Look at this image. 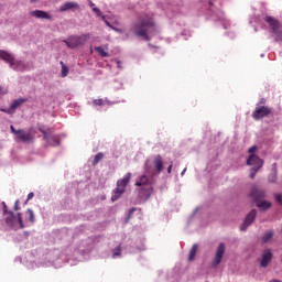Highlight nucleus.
Here are the masks:
<instances>
[{"label":"nucleus","mask_w":282,"mask_h":282,"mask_svg":"<svg viewBox=\"0 0 282 282\" xmlns=\"http://www.w3.org/2000/svg\"><path fill=\"white\" fill-rule=\"evenodd\" d=\"M89 6H90V8H93V9L96 8V4H95L93 1L89 2Z\"/></svg>","instance_id":"nucleus-45"},{"label":"nucleus","mask_w":282,"mask_h":282,"mask_svg":"<svg viewBox=\"0 0 282 282\" xmlns=\"http://www.w3.org/2000/svg\"><path fill=\"white\" fill-rule=\"evenodd\" d=\"M256 206L257 208H259V210L265 213V210H270V208H272V203H270L269 200H258L256 203Z\"/></svg>","instance_id":"nucleus-21"},{"label":"nucleus","mask_w":282,"mask_h":282,"mask_svg":"<svg viewBox=\"0 0 282 282\" xmlns=\"http://www.w3.org/2000/svg\"><path fill=\"white\" fill-rule=\"evenodd\" d=\"M65 259V254H61L59 258H57L56 260L53 261V265L54 268H63V264L65 263V261H63Z\"/></svg>","instance_id":"nucleus-25"},{"label":"nucleus","mask_w":282,"mask_h":282,"mask_svg":"<svg viewBox=\"0 0 282 282\" xmlns=\"http://www.w3.org/2000/svg\"><path fill=\"white\" fill-rule=\"evenodd\" d=\"M271 282H281V280H271Z\"/></svg>","instance_id":"nucleus-49"},{"label":"nucleus","mask_w":282,"mask_h":282,"mask_svg":"<svg viewBox=\"0 0 282 282\" xmlns=\"http://www.w3.org/2000/svg\"><path fill=\"white\" fill-rule=\"evenodd\" d=\"M270 261H272V251L267 249L262 253V259L260 261L261 268H268V265H270Z\"/></svg>","instance_id":"nucleus-18"},{"label":"nucleus","mask_w":282,"mask_h":282,"mask_svg":"<svg viewBox=\"0 0 282 282\" xmlns=\"http://www.w3.org/2000/svg\"><path fill=\"white\" fill-rule=\"evenodd\" d=\"M173 171V161H171L170 165L167 166V173Z\"/></svg>","instance_id":"nucleus-42"},{"label":"nucleus","mask_w":282,"mask_h":282,"mask_svg":"<svg viewBox=\"0 0 282 282\" xmlns=\"http://www.w3.org/2000/svg\"><path fill=\"white\" fill-rule=\"evenodd\" d=\"M249 196L251 197V199H253V203L257 204V202H261V199H265V189L260 188L258 186H253L251 188Z\"/></svg>","instance_id":"nucleus-14"},{"label":"nucleus","mask_w":282,"mask_h":282,"mask_svg":"<svg viewBox=\"0 0 282 282\" xmlns=\"http://www.w3.org/2000/svg\"><path fill=\"white\" fill-rule=\"evenodd\" d=\"M197 243H194L192 246V249L189 250L188 261H193L195 259V254H197Z\"/></svg>","instance_id":"nucleus-26"},{"label":"nucleus","mask_w":282,"mask_h":282,"mask_svg":"<svg viewBox=\"0 0 282 282\" xmlns=\"http://www.w3.org/2000/svg\"><path fill=\"white\" fill-rule=\"evenodd\" d=\"M254 151H257V145H252V147L249 148V150H248L249 153H254Z\"/></svg>","instance_id":"nucleus-41"},{"label":"nucleus","mask_w":282,"mask_h":282,"mask_svg":"<svg viewBox=\"0 0 282 282\" xmlns=\"http://www.w3.org/2000/svg\"><path fill=\"white\" fill-rule=\"evenodd\" d=\"M265 23L271 28L270 34L272 39H274L275 43H282V31L281 24L279 20L274 19L273 17L267 15L264 19Z\"/></svg>","instance_id":"nucleus-6"},{"label":"nucleus","mask_w":282,"mask_h":282,"mask_svg":"<svg viewBox=\"0 0 282 282\" xmlns=\"http://www.w3.org/2000/svg\"><path fill=\"white\" fill-rule=\"evenodd\" d=\"M278 172H276V163L272 164L271 173L268 177V181L274 184L276 182Z\"/></svg>","instance_id":"nucleus-22"},{"label":"nucleus","mask_w":282,"mask_h":282,"mask_svg":"<svg viewBox=\"0 0 282 282\" xmlns=\"http://www.w3.org/2000/svg\"><path fill=\"white\" fill-rule=\"evenodd\" d=\"M2 215L4 217V224L11 230H23L25 228V223H23V214L18 213L14 215V212L8 210V205L6 202H2Z\"/></svg>","instance_id":"nucleus-3"},{"label":"nucleus","mask_w":282,"mask_h":282,"mask_svg":"<svg viewBox=\"0 0 282 282\" xmlns=\"http://www.w3.org/2000/svg\"><path fill=\"white\" fill-rule=\"evenodd\" d=\"M230 37H231V39H235V33H231Z\"/></svg>","instance_id":"nucleus-51"},{"label":"nucleus","mask_w":282,"mask_h":282,"mask_svg":"<svg viewBox=\"0 0 282 282\" xmlns=\"http://www.w3.org/2000/svg\"><path fill=\"white\" fill-rule=\"evenodd\" d=\"M30 1H31V3H36L37 0H30Z\"/></svg>","instance_id":"nucleus-50"},{"label":"nucleus","mask_w":282,"mask_h":282,"mask_svg":"<svg viewBox=\"0 0 282 282\" xmlns=\"http://www.w3.org/2000/svg\"><path fill=\"white\" fill-rule=\"evenodd\" d=\"M207 14L210 21H223L224 30H228V21L221 10H215V8H212Z\"/></svg>","instance_id":"nucleus-10"},{"label":"nucleus","mask_w":282,"mask_h":282,"mask_svg":"<svg viewBox=\"0 0 282 282\" xmlns=\"http://www.w3.org/2000/svg\"><path fill=\"white\" fill-rule=\"evenodd\" d=\"M117 67H118V69H122V62L121 61H117Z\"/></svg>","instance_id":"nucleus-43"},{"label":"nucleus","mask_w":282,"mask_h":282,"mask_svg":"<svg viewBox=\"0 0 282 282\" xmlns=\"http://www.w3.org/2000/svg\"><path fill=\"white\" fill-rule=\"evenodd\" d=\"M153 164L156 169V172L162 173L164 169V161H162V155L158 154L156 156H154Z\"/></svg>","instance_id":"nucleus-20"},{"label":"nucleus","mask_w":282,"mask_h":282,"mask_svg":"<svg viewBox=\"0 0 282 282\" xmlns=\"http://www.w3.org/2000/svg\"><path fill=\"white\" fill-rule=\"evenodd\" d=\"M31 17L34 19H45L46 21H52V15L43 10H33L30 12Z\"/></svg>","instance_id":"nucleus-17"},{"label":"nucleus","mask_w":282,"mask_h":282,"mask_svg":"<svg viewBox=\"0 0 282 282\" xmlns=\"http://www.w3.org/2000/svg\"><path fill=\"white\" fill-rule=\"evenodd\" d=\"M209 6H213V1H209Z\"/></svg>","instance_id":"nucleus-53"},{"label":"nucleus","mask_w":282,"mask_h":282,"mask_svg":"<svg viewBox=\"0 0 282 282\" xmlns=\"http://www.w3.org/2000/svg\"><path fill=\"white\" fill-rule=\"evenodd\" d=\"M186 173V167L181 172V175L184 176Z\"/></svg>","instance_id":"nucleus-47"},{"label":"nucleus","mask_w":282,"mask_h":282,"mask_svg":"<svg viewBox=\"0 0 282 282\" xmlns=\"http://www.w3.org/2000/svg\"><path fill=\"white\" fill-rule=\"evenodd\" d=\"M247 166H251L249 176L254 180L259 170L263 169V161L257 154H250L247 159Z\"/></svg>","instance_id":"nucleus-8"},{"label":"nucleus","mask_w":282,"mask_h":282,"mask_svg":"<svg viewBox=\"0 0 282 282\" xmlns=\"http://www.w3.org/2000/svg\"><path fill=\"white\" fill-rule=\"evenodd\" d=\"M145 174H143L139 180L135 182V186H140L139 188V199L141 202H147L153 195V174L149 176V166L145 163Z\"/></svg>","instance_id":"nucleus-2"},{"label":"nucleus","mask_w":282,"mask_h":282,"mask_svg":"<svg viewBox=\"0 0 282 282\" xmlns=\"http://www.w3.org/2000/svg\"><path fill=\"white\" fill-rule=\"evenodd\" d=\"M15 261H19L21 263V261H22L21 257H17Z\"/></svg>","instance_id":"nucleus-48"},{"label":"nucleus","mask_w":282,"mask_h":282,"mask_svg":"<svg viewBox=\"0 0 282 282\" xmlns=\"http://www.w3.org/2000/svg\"><path fill=\"white\" fill-rule=\"evenodd\" d=\"M93 105H95V107H102L105 105V100H102V99H95L93 101Z\"/></svg>","instance_id":"nucleus-32"},{"label":"nucleus","mask_w":282,"mask_h":282,"mask_svg":"<svg viewBox=\"0 0 282 282\" xmlns=\"http://www.w3.org/2000/svg\"><path fill=\"white\" fill-rule=\"evenodd\" d=\"M260 56H261V58H263L265 56V54L262 53Z\"/></svg>","instance_id":"nucleus-52"},{"label":"nucleus","mask_w":282,"mask_h":282,"mask_svg":"<svg viewBox=\"0 0 282 282\" xmlns=\"http://www.w3.org/2000/svg\"><path fill=\"white\" fill-rule=\"evenodd\" d=\"M93 12H95V14H96L97 17H99L102 21H105V15L102 14V11H100V10L98 9V7H94V8H93Z\"/></svg>","instance_id":"nucleus-31"},{"label":"nucleus","mask_w":282,"mask_h":282,"mask_svg":"<svg viewBox=\"0 0 282 282\" xmlns=\"http://www.w3.org/2000/svg\"><path fill=\"white\" fill-rule=\"evenodd\" d=\"M19 204H20V200L17 199L14 203V206H13V210H15V212L21 210V207L19 206Z\"/></svg>","instance_id":"nucleus-34"},{"label":"nucleus","mask_w":282,"mask_h":282,"mask_svg":"<svg viewBox=\"0 0 282 282\" xmlns=\"http://www.w3.org/2000/svg\"><path fill=\"white\" fill-rule=\"evenodd\" d=\"M131 32H133L135 36L144 39V41H151V36H153V34H158L159 30L153 17L145 14L139 17L138 21L132 23Z\"/></svg>","instance_id":"nucleus-1"},{"label":"nucleus","mask_w":282,"mask_h":282,"mask_svg":"<svg viewBox=\"0 0 282 282\" xmlns=\"http://www.w3.org/2000/svg\"><path fill=\"white\" fill-rule=\"evenodd\" d=\"M95 52H97V54L102 58H109V53L105 51V46H96Z\"/></svg>","instance_id":"nucleus-23"},{"label":"nucleus","mask_w":282,"mask_h":282,"mask_svg":"<svg viewBox=\"0 0 282 282\" xmlns=\"http://www.w3.org/2000/svg\"><path fill=\"white\" fill-rule=\"evenodd\" d=\"M11 132H13L14 135H19V130L14 129V126H10Z\"/></svg>","instance_id":"nucleus-38"},{"label":"nucleus","mask_w":282,"mask_h":282,"mask_svg":"<svg viewBox=\"0 0 282 282\" xmlns=\"http://www.w3.org/2000/svg\"><path fill=\"white\" fill-rule=\"evenodd\" d=\"M78 8H80V4H78V2L68 1L59 7V12H67L69 10H78Z\"/></svg>","instance_id":"nucleus-19"},{"label":"nucleus","mask_w":282,"mask_h":282,"mask_svg":"<svg viewBox=\"0 0 282 282\" xmlns=\"http://www.w3.org/2000/svg\"><path fill=\"white\" fill-rule=\"evenodd\" d=\"M197 210H199V208L197 207L196 209H194V212L192 213L189 219H188V224H191V219H193L195 217V215L197 214Z\"/></svg>","instance_id":"nucleus-35"},{"label":"nucleus","mask_w":282,"mask_h":282,"mask_svg":"<svg viewBox=\"0 0 282 282\" xmlns=\"http://www.w3.org/2000/svg\"><path fill=\"white\" fill-rule=\"evenodd\" d=\"M104 23H106L107 28H113V25H111V23L107 20V17L105 15V20H102Z\"/></svg>","instance_id":"nucleus-36"},{"label":"nucleus","mask_w":282,"mask_h":282,"mask_svg":"<svg viewBox=\"0 0 282 282\" xmlns=\"http://www.w3.org/2000/svg\"><path fill=\"white\" fill-rule=\"evenodd\" d=\"M59 65H62V78H66L67 74H69V68L64 62H59Z\"/></svg>","instance_id":"nucleus-27"},{"label":"nucleus","mask_w":282,"mask_h":282,"mask_svg":"<svg viewBox=\"0 0 282 282\" xmlns=\"http://www.w3.org/2000/svg\"><path fill=\"white\" fill-rule=\"evenodd\" d=\"M24 102H28L26 98L14 99L9 108H0V111L12 116L13 113H15L17 109H19V107H21V105H23Z\"/></svg>","instance_id":"nucleus-12"},{"label":"nucleus","mask_w":282,"mask_h":282,"mask_svg":"<svg viewBox=\"0 0 282 282\" xmlns=\"http://www.w3.org/2000/svg\"><path fill=\"white\" fill-rule=\"evenodd\" d=\"M275 202L282 206V194H275Z\"/></svg>","instance_id":"nucleus-33"},{"label":"nucleus","mask_w":282,"mask_h":282,"mask_svg":"<svg viewBox=\"0 0 282 282\" xmlns=\"http://www.w3.org/2000/svg\"><path fill=\"white\" fill-rule=\"evenodd\" d=\"M8 94V89L0 86V95L3 96Z\"/></svg>","instance_id":"nucleus-37"},{"label":"nucleus","mask_w":282,"mask_h":282,"mask_svg":"<svg viewBox=\"0 0 282 282\" xmlns=\"http://www.w3.org/2000/svg\"><path fill=\"white\" fill-rule=\"evenodd\" d=\"M272 237H274V231L268 230L263 236H262V243H268Z\"/></svg>","instance_id":"nucleus-24"},{"label":"nucleus","mask_w":282,"mask_h":282,"mask_svg":"<svg viewBox=\"0 0 282 282\" xmlns=\"http://www.w3.org/2000/svg\"><path fill=\"white\" fill-rule=\"evenodd\" d=\"M272 113V108L268 106H257L254 111L252 112L253 120H263V118H268L269 115Z\"/></svg>","instance_id":"nucleus-11"},{"label":"nucleus","mask_w":282,"mask_h":282,"mask_svg":"<svg viewBox=\"0 0 282 282\" xmlns=\"http://www.w3.org/2000/svg\"><path fill=\"white\" fill-rule=\"evenodd\" d=\"M102 158H105V154L102 152L97 153L94 158L93 165L96 166L100 162V160H102Z\"/></svg>","instance_id":"nucleus-28"},{"label":"nucleus","mask_w":282,"mask_h":282,"mask_svg":"<svg viewBox=\"0 0 282 282\" xmlns=\"http://www.w3.org/2000/svg\"><path fill=\"white\" fill-rule=\"evenodd\" d=\"M34 197V193H29L28 194V198H26V200H25V204H28V202H30V199H32Z\"/></svg>","instance_id":"nucleus-39"},{"label":"nucleus","mask_w":282,"mask_h":282,"mask_svg":"<svg viewBox=\"0 0 282 282\" xmlns=\"http://www.w3.org/2000/svg\"><path fill=\"white\" fill-rule=\"evenodd\" d=\"M254 219H257V209H251L243 223L240 225V230L243 232V230H248V227L252 226V224H254Z\"/></svg>","instance_id":"nucleus-13"},{"label":"nucleus","mask_w":282,"mask_h":282,"mask_svg":"<svg viewBox=\"0 0 282 282\" xmlns=\"http://www.w3.org/2000/svg\"><path fill=\"white\" fill-rule=\"evenodd\" d=\"M89 39H91L89 33L83 35H70L67 40H64L63 43H65L69 50H76V47H82V45H85Z\"/></svg>","instance_id":"nucleus-7"},{"label":"nucleus","mask_w":282,"mask_h":282,"mask_svg":"<svg viewBox=\"0 0 282 282\" xmlns=\"http://www.w3.org/2000/svg\"><path fill=\"white\" fill-rule=\"evenodd\" d=\"M133 213H135V208L134 207L129 209V212H128V219L131 217V215H133Z\"/></svg>","instance_id":"nucleus-40"},{"label":"nucleus","mask_w":282,"mask_h":282,"mask_svg":"<svg viewBox=\"0 0 282 282\" xmlns=\"http://www.w3.org/2000/svg\"><path fill=\"white\" fill-rule=\"evenodd\" d=\"M40 133L43 134V139L50 144L51 147H58L61 144V137L58 134L52 133V131L47 132L43 128H39Z\"/></svg>","instance_id":"nucleus-9"},{"label":"nucleus","mask_w":282,"mask_h":282,"mask_svg":"<svg viewBox=\"0 0 282 282\" xmlns=\"http://www.w3.org/2000/svg\"><path fill=\"white\" fill-rule=\"evenodd\" d=\"M121 253H122V249L120 248V246H118L112 250V259H116V257H120Z\"/></svg>","instance_id":"nucleus-30"},{"label":"nucleus","mask_w":282,"mask_h":282,"mask_svg":"<svg viewBox=\"0 0 282 282\" xmlns=\"http://www.w3.org/2000/svg\"><path fill=\"white\" fill-rule=\"evenodd\" d=\"M26 213L29 215V221L30 224H34V221H36V219L34 218V210H32L31 208L26 209Z\"/></svg>","instance_id":"nucleus-29"},{"label":"nucleus","mask_w":282,"mask_h":282,"mask_svg":"<svg viewBox=\"0 0 282 282\" xmlns=\"http://www.w3.org/2000/svg\"><path fill=\"white\" fill-rule=\"evenodd\" d=\"M111 30H113L115 32H120V29L116 28V26H112L110 28Z\"/></svg>","instance_id":"nucleus-44"},{"label":"nucleus","mask_w":282,"mask_h":282,"mask_svg":"<svg viewBox=\"0 0 282 282\" xmlns=\"http://www.w3.org/2000/svg\"><path fill=\"white\" fill-rule=\"evenodd\" d=\"M23 235H24V237H30V232L29 231H24Z\"/></svg>","instance_id":"nucleus-46"},{"label":"nucleus","mask_w":282,"mask_h":282,"mask_svg":"<svg viewBox=\"0 0 282 282\" xmlns=\"http://www.w3.org/2000/svg\"><path fill=\"white\" fill-rule=\"evenodd\" d=\"M225 252H226V246L223 242H220L216 250L215 259L212 261V268H217V265L221 263V259H224Z\"/></svg>","instance_id":"nucleus-15"},{"label":"nucleus","mask_w":282,"mask_h":282,"mask_svg":"<svg viewBox=\"0 0 282 282\" xmlns=\"http://www.w3.org/2000/svg\"><path fill=\"white\" fill-rule=\"evenodd\" d=\"M131 182V173L128 172L121 180L117 181V187L112 191L111 202H118L124 195L127 185Z\"/></svg>","instance_id":"nucleus-5"},{"label":"nucleus","mask_w":282,"mask_h":282,"mask_svg":"<svg viewBox=\"0 0 282 282\" xmlns=\"http://www.w3.org/2000/svg\"><path fill=\"white\" fill-rule=\"evenodd\" d=\"M0 58L9 64L11 69H14V72H26L28 70V64H25L22 61H14V55L12 53H9L7 51L0 50Z\"/></svg>","instance_id":"nucleus-4"},{"label":"nucleus","mask_w":282,"mask_h":282,"mask_svg":"<svg viewBox=\"0 0 282 282\" xmlns=\"http://www.w3.org/2000/svg\"><path fill=\"white\" fill-rule=\"evenodd\" d=\"M17 140H20V142H32V140H34V137H32V132L30 131H25L23 129H19V132L17 134Z\"/></svg>","instance_id":"nucleus-16"}]
</instances>
